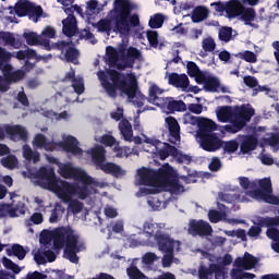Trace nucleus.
<instances>
[{
	"mask_svg": "<svg viewBox=\"0 0 279 279\" xmlns=\"http://www.w3.org/2000/svg\"><path fill=\"white\" fill-rule=\"evenodd\" d=\"M37 175L40 180H45L47 182L49 189H53L56 186V182L59 180L58 177H56V170L53 168H40L37 172Z\"/></svg>",
	"mask_w": 279,
	"mask_h": 279,
	"instance_id": "nucleus-20",
	"label": "nucleus"
},
{
	"mask_svg": "<svg viewBox=\"0 0 279 279\" xmlns=\"http://www.w3.org/2000/svg\"><path fill=\"white\" fill-rule=\"evenodd\" d=\"M163 106L167 107L170 114H174V112H186V102L183 100H175L173 97L165 98Z\"/></svg>",
	"mask_w": 279,
	"mask_h": 279,
	"instance_id": "nucleus-19",
	"label": "nucleus"
},
{
	"mask_svg": "<svg viewBox=\"0 0 279 279\" xmlns=\"http://www.w3.org/2000/svg\"><path fill=\"white\" fill-rule=\"evenodd\" d=\"M241 10H243V4L239 0H229L226 2V13L229 19H236L241 16Z\"/></svg>",
	"mask_w": 279,
	"mask_h": 279,
	"instance_id": "nucleus-28",
	"label": "nucleus"
},
{
	"mask_svg": "<svg viewBox=\"0 0 279 279\" xmlns=\"http://www.w3.org/2000/svg\"><path fill=\"white\" fill-rule=\"evenodd\" d=\"M135 9L136 4L130 0H114L113 21L116 26L113 32L125 35L132 32V27H138L141 25L138 14H132V11Z\"/></svg>",
	"mask_w": 279,
	"mask_h": 279,
	"instance_id": "nucleus-4",
	"label": "nucleus"
},
{
	"mask_svg": "<svg viewBox=\"0 0 279 279\" xmlns=\"http://www.w3.org/2000/svg\"><path fill=\"white\" fill-rule=\"evenodd\" d=\"M119 130L124 141L132 143L134 137V131L132 130V123L128 119H122L119 123Z\"/></svg>",
	"mask_w": 279,
	"mask_h": 279,
	"instance_id": "nucleus-29",
	"label": "nucleus"
},
{
	"mask_svg": "<svg viewBox=\"0 0 279 279\" xmlns=\"http://www.w3.org/2000/svg\"><path fill=\"white\" fill-rule=\"evenodd\" d=\"M240 141V151L241 154H250L258 147V138L254 135H238Z\"/></svg>",
	"mask_w": 279,
	"mask_h": 279,
	"instance_id": "nucleus-15",
	"label": "nucleus"
},
{
	"mask_svg": "<svg viewBox=\"0 0 279 279\" xmlns=\"http://www.w3.org/2000/svg\"><path fill=\"white\" fill-rule=\"evenodd\" d=\"M216 114L221 123H231L223 126L225 131L229 134H236L252 121V117L256 114V111L245 105L236 106L233 109L230 106H223L217 109Z\"/></svg>",
	"mask_w": 279,
	"mask_h": 279,
	"instance_id": "nucleus-2",
	"label": "nucleus"
},
{
	"mask_svg": "<svg viewBox=\"0 0 279 279\" xmlns=\"http://www.w3.org/2000/svg\"><path fill=\"white\" fill-rule=\"evenodd\" d=\"M218 37L222 43H230L232 40V27L225 26L220 28Z\"/></svg>",
	"mask_w": 279,
	"mask_h": 279,
	"instance_id": "nucleus-44",
	"label": "nucleus"
},
{
	"mask_svg": "<svg viewBox=\"0 0 279 279\" xmlns=\"http://www.w3.org/2000/svg\"><path fill=\"white\" fill-rule=\"evenodd\" d=\"M44 47L47 51H51V49L61 51V56L63 57L61 59L65 60V62H70L71 64H80V50L75 48L73 41L59 40L51 45L50 40H45Z\"/></svg>",
	"mask_w": 279,
	"mask_h": 279,
	"instance_id": "nucleus-6",
	"label": "nucleus"
},
{
	"mask_svg": "<svg viewBox=\"0 0 279 279\" xmlns=\"http://www.w3.org/2000/svg\"><path fill=\"white\" fill-rule=\"evenodd\" d=\"M113 151L117 156V158H128L132 154V149L128 146L121 147L119 144H117L113 148Z\"/></svg>",
	"mask_w": 279,
	"mask_h": 279,
	"instance_id": "nucleus-47",
	"label": "nucleus"
},
{
	"mask_svg": "<svg viewBox=\"0 0 279 279\" xmlns=\"http://www.w3.org/2000/svg\"><path fill=\"white\" fill-rule=\"evenodd\" d=\"M221 167H222L221 159H219V157H213L211 161L208 165L209 171H214V172L219 171Z\"/></svg>",
	"mask_w": 279,
	"mask_h": 279,
	"instance_id": "nucleus-58",
	"label": "nucleus"
},
{
	"mask_svg": "<svg viewBox=\"0 0 279 279\" xmlns=\"http://www.w3.org/2000/svg\"><path fill=\"white\" fill-rule=\"evenodd\" d=\"M202 149L204 151H217L221 149L223 142L216 133H209L207 135H198Z\"/></svg>",
	"mask_w": 279,
	"mask_h": 279,
	"instance_id": "nucleus-12",
	"label": "nucleus"
},
{
	"mask_svg": "<svg viewBox=\"0 0 279 279\" xmlns=\"http://www.w3.org/2000/svg\"><path fill=\"white\" fill-rule=\"evenodd\" d=\"M100 143L106 147H114L117 145V138L110 134H104L100 137Z\"/></svg>",
	"mask_w": 279,
	"mask_h": 279,
	"instance_id": "nucleus-53",
	"label": "nucleus"
},
{
	"mask_svg": "<svg viewBox=\"0 0 279 279\" xmlns=\"http://www.w3.org/2000/svg\"><path fill=\"white\" fill-rule=\"evenodd\" d=\"M23 158L28 162H34V165H36L40 162V153L33 150L32 146L26 144L23 146Z\"/></svg>",
	"mask_w": 279,
	"mask_h": 279,
	"instance_id": "nucleus-31",
	"label": "nucleus"
},
{
	"mask_svg": "<svg viewBox=\"0 0 279 279\" xmlns=\"http://www.w3.org/2000/svg\"><path fill=\"white\" fill-rule=\"evenodd\" d=\"M81 184L74 185V195H77L78 199H86L93 195V177H88L86 173L83 174Z\"/></svg>",
	"mask_w": 279,
	"mask_h": 279,
	"instance_id": "nucleus-13",
	"label": "nucleus"
},
{
	"mask_svg": "<svg viewBox=\"0 0 279 279\" xmlns=\"http://www.w3.org/2000/svg\"><path fill=\"white\" fill-rule=\"evenodd\" d=\"M257 228L263 230V228H274V226H279L278 217H258L256 222H254Z\"/></svg>",
	"mask_w": 279,
	"mask_h": 279,
	"instance_id": "nucleus-32",
	"label": "nucleus"
},
{
	"mask_svg": "<svg viewBox=\"0 0 279 279\" xmlns=\"http://www.w3.org/2000/svg\"><path fill=\"white\" fill-rule=\"evenodd\" d=\"M10 14H16L20 19L28 16L29 21L38 23V19L45 14L43 7L36 5V3L28 0H20L14 7H9Z\"/></svg>",
	"mask_w": 279,
	"mask_h": 279,
	"instance_id": "nucleus-5",
	"label": "nucleus"
},
{
	"mask_svg": "<svg viewBox=\"0 0 279 279\" xmlns=\"http://www.w3.org/2000/svg\"><path fill=\"white\" fill-rule=\"evenodd\" d=\"M23 38H25L27 45L31 47H35L36 45H45V40L49 39H43L40 38L36 33L31 32V33H24Z\"/></svg>",
	"mask_w": 279,
	"mask_h": 279,
	"instance_id": "nucleus-38",
	"label": "nucleus"
},
{
	"mask_svg": "<svg viewBox=\"0 0 279 279\" xmlns=\"http://www.w3.org/2000/svg\"><path fill=\"white\" fill-rule=\"evenodd\" d=\"M0 39L3 40L5 45L13 47V49H21V41L16 40L14 34L10 32H0Z\"/></svg>",
	"mask_w": 279,
	"mask_h": 279,
	"instance_id": "nucleus-33",
	"label": "nucleus"
},
{
	"mask_svg": "<svg viewBox=\"0 0 279 279\" xmlns=\"http://www.w3.org/2000/svg\"><path fill=\"white\" fill-rule=\"evenodd\" d=\"M162 93H165V89H161L156 84H153L149 87L148 95L150 102H153L154 106L165 107V98L158 97V95H162Z\"/></svg>",
	"mask_w": 279,
	"mask_h": 279,
	"instance_id": "nucleus-27",
	"label": "nucleus"
},
{
	"mask_svg": "<svg viewBox=\"0 0 279 279\" xmlns=\"http://www.w3.org/2000/svg\"><path fill=\"white\" fill-rule=\"evenodd\" d=\"M92 161L96 169H100L104 173L111 175H121L122 169L117 163L106 162V148L104 146H96L92 149Z\"/></svg>",
	"mask_w": 279,
	"mask_h": 279,
	"instance_id": "nucleus-7",
	"label": "nucleus"
},
{
	"mask_svg": "<svg viewBox=\"0 0 279 279\" xmlns=\"http://www.w3.org/2000/svg\"><path fill=\"white\" fill-rule=\"evenodd\" d=\"M235 58H240V60H244L245 62H250L252 64H254V62H256L257 58H256V53L246 50L244 52H239L238 54H235Z\"/></svg>",
	"mask_w": 279,
	"mask_h": 279,
	"instance_id": "nucleus-45",
	"label": "nucleus"
},
{
	"mask_svg": "<svg viewBox=\"0 0 279 279\" xmlns=\"http://www.w3.org/2000/svg\"><path fill=\"white\" fill-rule=\"evenodd\" d=\"M217 48V44L215 43V39L211 37L203 39V49L204 51H208L209 53L215 51Z\"/></svg>",
	"mask_w": 279,
	"mask_h": 279,
	"instance_id": "nucleus-54",
	"label": "nucleus"
},
{
	"mask_svg": "<svg viewBox=\"0 0 279 279\" xmlns=\"http://www.w3.org/2000/svg\"><path fill=\"white\" fill-rule=\"evenodd\" d=\"M243 81L245 86H248V88H256V86H258V80L254 76H244Z\"/></svg>",
	"mask_w": 279,
	"mask_h": 279,
	"instance_id": "nucleus-63",
	"label": "nucleus"
},
{
	"mask_svg": "<svg viewBox=\"0 0 279 279\" xmlns=\"http://www.w3.org/2000/svg\"><path fill=\"white\" fill-rule=\"evenodd\" d=\"M168 84L170 86H174V88H182L184 90L189 88L191 81H189V76L186 74L172 72L168 75Z\"/></svg>",
	"mask_w": 279,
	"mask_h": 279,
	"instance_id": "nucleus-18",
	"label": "nucleus"
},
{
	"mask_svg": "<svg viewBox=\"0 0 279 279\" xmlns=\"http://www.w3.org/2000/svg\"><path fill=\"white\" fill-rule=\"evenodd\" d=\"M2 265L5 267V269L13 271V274H21V267H19L16 263L12 262V259L8 257L2 258Z\"/></svg>",
	"mask_w": 279,
	"mask_h": 279,
	"instance_id": "nucleus-46",
	"label": "nucleus"
},
{
	"mask_svg": "<svg viewBox=\"0 0 279 279\" xmlns=\"http://www.w3.org/2000/svg\"><path fill=\"white\" fill-rule=\"evenodd\" d=\"M69 208L72 210V213L74 215H80V213H82V210H84V203L77 201V199H73V201H69Z\"/></svg>",
	"mask_w": 279,
	"mask_h": 279,
	"instance_id": "nucleus-51",
	"label": "nucleus"
},
{
	"mask_svg": "<svg viewBox=\"0 0 279 279\" xmlns=\"http://www.w3.org/2000/svg\"><path fill=\"white\" fill-rule=\"evenodd\" d=\"M146 38H147L150 47H154V49H156L158 47V32L157 31H147Z\"/></svg>",
	"mask_w": 279,
	"mask_h": 279,
	"instance_id": "nucleus-52",
	"label": "nucleus"
},
{
	"mask_svg": "<svg viewBox=\"0 0 279 279\" xmlns=\"http://www.w3.org/2000/svg\"><path fill=\"white\" fill-rule=\"evenodd\" d=\"M126 274L130 279H143L145 278V274L138 269L136 266H131L126 269Z\"/></svg>",
	"mask_w": 279,
	"mask_h": 279,
	"instance_id": "nucleus-48",
	"label": "nucleus"
},
{
	"mask_svg": "<svg viewBox=\"0 0 279 279\" xmlns=\"http://www.w3.org/2000/svg\"><path fill=\"white\" fill-rule=\"evenodd\" d=\"M266 236H268V239H271V241H275L278 243L279 241V230L272 227H269L266 231Z\"/></svg>",
	"mask_w": 279,
	"mask_h": 279,
	"instance_id": "nucleus-61",
	"label": "nucleus"
},
{
	"mask_svg": "<svg viewBox=\"0 0 279 279\" xmlns=\"http://www.w3.org/2000/svg\"><path fill=\"white\" fill-rule=\"evenodd\" d=\"M210 274H216V278L219 276H223V268L217 264H210L209 268H207Z\"/></svg>",
	"mask_w": 279,
	"mask_h": 279,
	"instance_id": "nucleus-62",
	"label": "nucleus"
},
{
	"mask_svg": "<svg viewBox=\"0 0 279 279\" xmlns=\"http://www.w3.org/2000/svg\"><path fill=\"white\" fill-rule=\"evenodd\" d=\"M141 186H151L156 182V170L143 168L138 170Z\"/></svg>",
	"mask_w": 279,
	"mask_h": 279,
	"instance_id": "nucleus-24",
	"label": "nucleus"
},
{
	"mask_svg": "<svg viewBox=\"0 0 279 279\" xmlns=\"http://www.w3.org/2000/svg\"><path fill=\"white\" fill-rule=\"evenodd\" d=\"M155 243L157 244L159 252H162V254L171 253L175 250V240L165 232L157 235Z\"/></svg>",
	"mask_w": 279,
	"mask_h": 279,
	"instance_id": "nucleus-14",
	"label": "nucleus"
},
{
	"mask_svg": "<svg viewBox=\"0 0 279 279\" xmlns=\"http://www.w3.org/2000/svg\"><path fill=\"white\" fill-rule=\"evenodd\" d=\"M187 233L191 234V236H210V234H213V227L206 220L191 219Z\"/></svg>",
	"mask_w": 279,
	"mask_h": 279,
	"instance_id": "nucleus-10",
	"label": "nucleus"
},
{
	"mask_svg": "<svg viewBox=\"0 0 279 279\" xmlns=\"http://www.w3.org/2000/svg\"><path fill=\"white\" fill-rule=\"evenodd\" d=\"M53 246L56 250H62L64 258L77 265L80 257L77 254L83 250H86L84 243L80 242V235L75 234V231L71 227H59L53 231Z\"/></svg>",
	"mask_w": 279,
	"mask_h": 279,
	"instance_id": "nucleus-3",
	"label": "nucleus"
},
{
	"mask_svg": "<svg viewBox=\"0 0 279 279\" xmlns=\"http://www.w3.org/2000/svg\"><path fill=\"white\" fill-rule=\"evenodd\" d=\"M257 186L253 191H251L252 197L254 199H262L266 204H272L275 206H278L279 204V197L276 195H271L274 193V190L271 189V179H262L257 182Z\"/></svg>",
	"mask_w": 279,
	"mask_h": 279,
	"instance_id": "nucleus-8",
	"label": "nucleus"
},
{
	"mask_svg": "<svg viewBox=\"0 0 279 279\" xmlns=\"http://www.w3.org/2000/svg\"><path fill=\"white\" fill-rule=\"evenodd\" d=\"M165 186L172 195H180V193H184V185L180 184V180L175 179V177Z\"/></svg>",
	"mask_w": 279,
	"mask_h": 279,
	"instance_id": "nucleus-37",
	"label": "nucleus"
},
{
	"mask_svg": "<svg viewBox=\"0 0 279 279\" xmlns=\"http://www.w3.org/2000/svg\"><path fill=\"white\" fill-rule=\"evenodd\" d=\"M62 32L64 36H68V38H73L75 34L77 33V19L75 15H70L65 20L62 21Z\"/></svg>",
	"mask_w": 279,
	"mask_h": 279,
	"instance_id": "nucleus-21",
	"label": "nucleus"
},
{
	"mask_svg": "<svg viewBox=\"0 0 279 279\" xmlns=\"http://www.w3.org/2000/svg\"><path fill=\"white\" fill-rule=\"evenodd\" d=\"M166 125L168 128L169 136L172 138L171 143L180 141V123L174 117L166 118Z\"/></svg>",
	"mask_w": 279,
	"mask_h": 279,
	"instance_id": "nucleus-23",
	"label": "nucleus"
},
{
	"mask_svg": "<svg viewBox=\"0 0 279 279\" xmlns=\"http://www.w3.org/2000/svg\"><path fill=\"white\" fill-rule=\"evenodd\" d=\"M208 14H210L208 8H206L205 5H197L192 11V22L202 23L203 21H206V19H208Z\"/></svg>",
	"mask_w": 279,
	"mask_h": 279,
	"instance_id": "nucleus-30",
	"label": "nucleus"
},
{
	"mask_svg": "<svg viewBox=\"0 0 279 279\" xmlns=\"http://www.w3.org/2000/svg\"><path fill=\"white\" fill-rule=\"evenodd\" d=\"M61 178L65 180H80L85 174L82 170L74 168L71 163H63L59 167Z\"/></svg>",
	"mask_w": 279,
	"mask_h": 279,
	"instance_id": "nucleus-17",
	"label": "nucleus"
},
{
	"mask_svg": "<svg viewBox=\"0 0 279 279\" xmlns=\"http://www.w3.org/2000/svg\"><path fill=\"white\" fill-rule=\"evenodd\" d=\"M72 88L74 89V93H76V95H82L85 90L84 78L77 77V80H74L72 83Z\"/></svg>",
	"mask_w": 279,
	"mask_h": 279,
	"instance_id": "nucleus-55",
	"label": "nucleus"
},
{
	"mask_svg": "<svg viewBox=\"0 0 279 279\" xmlns=\"http://www.w3.org/2000/svg\"><path fill=\"white\" fill-rule=\"evenodd\" d=\"M144 231L146 232V234H148L149 236H154V239L156 240L158 236H160L162 228H160V226L156 222H145Z\"/></svg>",
	"mask_w": 279,
	"mask_h": 279,
	"instance_id": "nucleus-35",
	"label": "nucleus"
},
{
	"mask_svg": "<svg viewBox=\"0 0 279 279\" xmlns=\"http://www.w3.org/2000/svg\"><path fill=\"white\" fill-rule=\"evenodd\" d=\"M98 32H112V21L108 19H102L97 23Z\"/></svg>",
	"mask_w": 279,
	"mask_h": 279,
	"instance_id": "nucleus-49",
	"label": "nucleus"
},
{
	"mask_svg": "<svg viewBox=\"0 0 279 279\" xmlns=\"http://www.w3.org/2000/svg\"><path fill=\"white\" fill-rule=\"evenodd\" d=\"M204 88L205 90H207V93H219V88H221V83L217 77H208L204 85Z\"/></svg>",
	"mask_w": 279,
	"mask_h": 279,
	"instance_id": "nucleus-39",
	"label": "nucleus"
},
{
	"mask_svg": "<svg viewBox=\"0 0 279 279\" xmlns=\"http://www.w3.org/2000/svg\"><path fill=\"white\" fill-rule=\"evenodd\" d=\"M208 218L211 223H219L221 220V211L216 209L209 210Z\"/></svg>",
	"mask_w": 279,
	"mask_h": 279,
	"instance_id": "nucleus-60",
	"label": "nucleus"
},
{
	"mask_svg": "<svg viewBox=\"0 0 279 279\" xmlns=\"http://www.w3.org/2000/svg\"><path fill=\"white\" fill-rule=\"evenodd\" d=\"M106 56L107 64L111 69L99 71L97 73L105 93L111 99H117V92L121 90V93L126 95L130 99H136V90L138 88L136 76L132 73L125 74L121 71L134 69L136 60H141V58H143L141 50L132 46L128 48V44L122 41L118 45V49L112 46H108L106 49Z\"/></svg>",
	"mask_w": 279,
	"mask_h": 279,
	"instance_id": "nucleus-1",
	"label": "nucleus"
},
{
	"mask_svg": "<svg viewBox=\"0 0 279 279\" xmlns=\"http://www.w3.org/2000/svg\"><path fill=\"white\" fill-rule=\"evenodd\" d=\"M223 150L227 154H234V151L239 150V144L236 143V141H229L225 143V147Z\"/></svg>",
	"mask_w": 279,
	"mask_h": 279,
	"instance_id": "nucleus-57",
	"label": "nucleus"
},
{
	"mask_svg": "<svg viewBox=\"0 0 279 279\" xmlns=\"http://www.w3.org/2000/svg\"><path fill=\"white\" fill-rule=\"evenodd\" d=\"M80 142L77 138L69 135L62 143L64 151L68 154H73V156H82V148H80Z\"/></svg>",
	"mask_w": 279,
	"mask_h": 279,
	"instance_id": "nucleus-22",
	"label": "nucleus"
},
{
	"mask_svg": "<svg viewBox=\"0 0 279 279\" xmlns=\"http://www.w3.org/2000/svg\"><path fill=\"white\" fill-rule=\"evenodd\" d=\"M240 186L244 189V191H248V189H252L253 191L258 186V183L256 181H250L247 177H241L240 178Z\"/></svg>",
	"mask_w": 279,
	"mask_h": 279,
	"instance_id": "nucleus-50",
	"label": "nucleus"
},
{
	"mask_svg": "<svg viewBox=\"0 0 279 279\" xmlns=\"http://www.w3.org/2000/svg\"><path fill=\"white\" fill-rule=\"evenodd\" d=\"M186 69H187V75H190V77L197 75L201 71L199 66H197V63H195L193 61L187 62Z\"/></svg>",
	"mask_w": 279,
	"mask_h": 279,
	"instance_id": "nucleus-59",
	"label": "nucleus"
},
{
	"mask_svg": "<svg viewBox=\"0 0 279 279\" xmlns=\"http://www.w3.org/2000/svg\"><path fill=\"white\" fill-rule=\"evenodd\" d=\"M2 167H4V169H16V167H19V159L16 158V156L14 155H8L7 157H3L0 160Z\"/></svg>",
	"mask_w": 279,
	"mask_h": 279,
	"instance_id": "nucleus-40",
	"label": "nucleus"
},
{
	"mask_svg": "<svg viewBox=\"0 0 279 279\" xmlns=\"http://www.w3.org/2000/svg\"><path fill=\"white\" fill-rule=\"evenodd\" d=\"M15 256L19 260H24L27 256V250L21 244H13L11 250H8V256Z\"/></svg>",
	"mask_w": 279,
	"mask_h": 279,
	"instance_id": "nucleus-36",
	"label": "nucleus"
},
{
	"mask_svg": "<svg viewBox=\"0 0 279 279\" xmlns=\"http://www.w3.org/2000/svg\"><path fill=\"white\" fill-rule=\"evenodd\" d=\"M4 132L13 143H27L29 138V132L21 124H5Z\"/></svg>",
	"mask_w": 279,
	"mask_h": 279,
	"instance_id": "nucleus-9",
	"label": "nucleus"
},
{
	"mask_svg": "<svg viewBox=\"0 0 279 279\" xmlns=\"http://www.w3.org/2000/svg\"><path fill=\"white\" fill-rule=\"evenodd\" d=\"M47 143V137L44 134H37L33 141L34 147L37 149H43L44 145Z\"/></svg>",
	"mask_w": 279,
	"mask_h": 279,
	"instance_id": "nucleus-56",
	"label": "nucleus"
},
{
	"mask_svg": "<svg viewBox=\"0 0 279 279\" xmlns=\"http://www.w3.org/2000/svg\"><path fill=\"white\" fill-rule=\"evenodd\" d=\"M230 275H231L232 279H254V278H256V275L251 274V272H245L239 268L231 269Z\"/></svg>",
	"mask_w": 279,
	"mask_h": 279,
	"instance_id": "nucleus-42",
	"label": "nucleus"
},
{
	"mask_svg": "<svg viewBox=\"0 0 279 279\" xmlns=\"http://www.w3.org/2000/svg\"><path fill=\"white\" fill-rule=\"evenodd\" d=\"M23 77H25V72H23L22 70L11 72V74H5V81L9 83V86L12 83L16 84V82H21Z\"/></svg>",
	"mask_w": 279,
	"mask_h": 279,
	"instance_id": "nucleus-43",
	"label": "nucleus"
},
{
	"mask_svg": "<svg viewBox=\"0 0 279 279\" xmlns=\"http://www.w3.org/2000/svg\"><path fill=\"white\" fill-rule=\"evenodd\" d=\"M148 25L151 29H160V27L165 25V15L161 13H156L153 17H150Z\"/></svg>",
	"mask_w": 279,
	"mask_h": 279,
	"instance_id": "nucleus-41",
	"label": "nucleus"
},
{
	"mask_svg": "<svg viewBox=\"0 0 279 279\" xmlns=\"http://www.w3.org/2000/svg\"><path fill=\"white\" fill-rule=\"evenodd\" d=\"M162 257V266L163 267H169L173 263V252L171 253H163Z\"/></svg>",
	"mask_w": 279,
	"mask_h": 279,
	"instance_id": "nucleus-64",
	"label": "nucleus"
},
{
	"mask_svg": "<svg viewBox=\"0 0 279 279\" xmlns=\"http://www.w3.org/2000/svg\"><path fill=\"white\" fill-rule=\"evenodd\" d=\"M256 265H258V258L248 252L244 253V257H238L234 260V267H238V269H245L246 271L254 269Z\"/></svg>",
	"mask_w": 279,
	"mask_h": 279,
	"instance_id": "nucleus-16",
	"label": "nucleus"
},
{
	"mask_svg": "<svg viewBox=\"0 0 279 279\" xmlns=\"http://www.w3.org/2000/svg\"><path fill=\"white\" fill-rule=\"evenodd\" d=\"M216 130L217 123H215V121L208 118H203V120H201V122L198 123L197 136L213 134V132H215Z\"/></svg>",
	"mask_w": 279,
	"mask_h": 279,
	"instance_id": "nucleus-26",
	"label": "nucleus"
},
{
	"mask_svg": "<svg viewBox=\"0 0 279 279\" xmlns=\"http://www.w3.org/2000/svg\"><path fill=\"white\" fill-rule=\"evenodd\" d=\"M156 180L158 182H161L163 186L169 183L172 179H174L173 168L167 163L165 167L159 168L158 171H156Z\"/></svg>",
	"mask_w": 279,
	"mask_h": 279,
	"instance_id": "nucleus-25",
	"label": "nucleus"
},
{
	"mask_svg": "<svg viewBox=\"0 0 279 279\" xmlns=\"http://www.w3.org/2000/svg\"><path fill=\"white\" fill-rule=\"evenodd\" d=\"M240 16L244 21V25L252 27V22L256 19V11L253 8H244L240 11Z\"/></svg>",
	"mask_w": 279,
	"mask_h": 279,
	"instance_id": "nucleus-34",
	"label": "nucleus"
},
{
	"mask_svg": "<svg viewBox=\"0 0 279 279\" xmlns=\"http://www.w3.org/2000/svg\"><path fill=\"white\" fill-rule=\"evenodd\" d=\"M51 190L57 192L60 199H62V202L65 204H69V201L73 197V195H75V185L61 179H57V182Z\"/></svg>",
	"mask_w": 279,
	"mask_h": 279,
	"instance_id": "nucleus-11",
	"label": "nucleus"
}]
</instances>
